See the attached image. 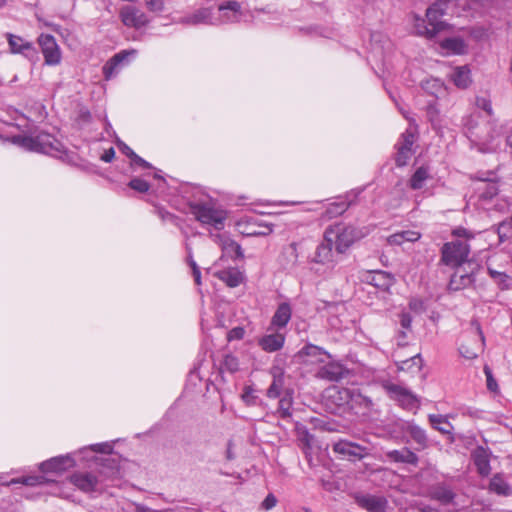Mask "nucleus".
Wrapping results in <instances>:
<instances>
[{
	"mask_svg": "<svg viewBox=\"0 0 512 512\" xmlns=\"http://www.w3.org/2000/svg\"><path fill=\"white\" fill-rule=\"evenodd\" d=\"M221 246L223 252L234 259L244 258L243 250L241 246L234 240L228 237H221Z\"/></svg>",
	"mask_w": 512,
	"mask_h": 512,
	"instance_id": "obj_30",
	"label": "nucleus"
},
{
	"mask_svg": "<svg viewBox=\"0 0 512 512\" xmlns=\"http://www.w3.org/2000/svg\"><path fill=\"white\" fill-rule=\"evenodd\" d=\"M332 450L339 459L350 462H357L366 458L370 455L371 451L367 446H362L346 439H340L333 443Z\"/></svg>",
	"mask_w": 512,
	"mask_h": 512,
	"instance_id": "obj_6",
	"label": "nucleus"
},
{
	"mask_svg": "<svg viewBox=\"0 0 512 512\" xmlns=\"http://www.w3.org/2000/svg\"><path fill=\"white\" fill-rule=\"evenodd\" d=\"M132 163L135 165H138L144 169H151L152 165L147 162L145 159L140 157L139 155L135 154L134 157L131 159Z\"/></svg>",
	"mask_w": 512,
	"mask_h": 512,
	"instance_id": "obj_61",
	"label": "nucleus"
},
{
	"mask_svg": "<svg viewBox=\"0 0 512 512\" xmlns=\"http://www.w3.org/2000/svg\"><path fill=\"white\" fill-rule=\"evenodd\" d=\"M473 282L472 275L468 273H461L460 270H457L450 279L449 287L453 290H459L466 286H469Z\"/></svg>",
	"mask_w": 512,
	"mask_h": 512,
	"instance_id": "obj_35",
	"label": "nucleus"
},
{
	"mask_svg": "<svg viewBox=\"0 0 512 512\" xmlns=\"http://www.w3.org/2000/svg\"><path fill=\"white\" fill-rule=\"evenodd\" d=\"M420 238V233L416 231H403L391 236V241L396 244H402L405 241L414 242Z\"/></svg>",
	"mask_w": 512,
	"mask_h": 512,
	"instance_id": "obj_43",
	"label": "nucleus"
},
{
	"mask_svg": "<svg viewBox=\"0 0 512 512\" xmlns=\"http://www.w3.org/2000/svg\"><path fill=\"white\" fill-rule=\"evenodd\" d=\"M92 449L100 453H110L112 450V446L108 443H101L93 445Z\"/></svg>",
	"mask_w": 512,
	"mask_h": 512,
	"instance_id": "obj_63",
	"label": "nucleus"
},
{
	"mask_svg": "<svg viewBox=\"0 0 512 512\" xmlns=\"http://www.w3.org/2000/svg\"><path fill=\"white\" fill-rule=\"evenodd\" d=\"M441 47L453 54H463L466 50V44L463 39L458 37L446 38L442 41Z\"/></svg>",
	"mask_w": 512,
	"mask_h": 512,
	"instance_id": "obj_34",
	"label": "nucleus"
},
{
	"mask_svg": "<svg viewBox=\"0 0 512 512\" xmlns=\"http://www.w3.org/2000/svg\"><path fill=\"white\" fill-rule=\"evenodd\" d=\"M122 23L130 28L140 29L149 23L146 14L134 6H124L120 10Z\"/></svg>",
	"mask_w": 512,
	"mask_h": 512,
	"instance_id": "obj_10",
	"label": "nucleus"
},
{
	"mask_svg": "<svg viewBox=\"0 0 512 512\" xmlns=\"http://www.w3.org/2000/svg\"><path fill=\"white\" fill-rule=\"evenodd\" d=\"M179 23L191 26L201 24L215 26V15L211 7H202L180 18Z\"/></svg>",
	"mask_w": 512,
	"mask_h": 512,
	"instance_id": "obj_12",
	"label": "nucleus"
},
{
	"mask_svg": "<svg viewBox=\"0 0 512 512\" xmlns=\"http://www.w3.org/2000/svg\"><path fill=\"white\" fill-rule=\"evenodd\" d=\"M330 392V397L339 401V405H347L349 407L351 406V401H353L354 388H334L331 389Z\"/></svg>",
	"mask_w": 512,
	"mask_h": 512,
	"instance_id": "obj_36",
	"label": "nucleus"
},
{
	"mask_svg": "<svg viewBox=\"0 0 512 512\" xmlns=\"http://www.w3.org/2000/svg\"><path fill=\"white\" fill-rule=\"evenodd\" d=\"M469 138L472 142L477 144L487 145L493 140V135L488 133L486 136H481L474 128H468Z\"/></svg>",
	"mask_w": 512,
	"mask_h": 512,
	"instance_id": "obj_50",
	"label": "nucleus"
},
{
	"mask_svg": "<svg viewBox=\"0 0 512 512\" xmlns=\"http://www.w3.org/2000/svg\"><path fill=\"white\" fill-rule=\"evenodd\" d=\"M333 246V243L328 242L324 237L323 241L316 248L312 262L333 267L336 262L333 254Z\"/></svg>",
	"mask_w": 512,
	"mask_h": 512,
	"instance_id": "obj_16",
	"label": "nucleus"
},
{
	"mask_svg": "<svg viewBox=\"0 0 512 512\" xmlns=\"http://www.w3.org/2000/svg\"><path fill=\"white\" fill-rule=\"evenodd\" d=\"M422 88L435 96H438L440 93H442L444 89V84L439 79H429L422 83Z\"/></svg>",
	"mask_w": 512,
	"mask_h": 512,
	"instance_id": "obj_41",
	"label": "nucleus"
},
{
	"mask_svg": "<svg viewBox=\"0 0 512 512\" xmlns=\"http://www.w3.org/2000/svg\"><path fill=\"white\" fill-rule=\"evenodd\" d=\"M16 483H22L26 486H37L44 483L43 476H27L15 481Z\"/></svg>",
	"mask_w": 512,
	"mask_h": 512,
	"instance_id": "obj_54",
	"label": "nucleus"
},
{
	"mask_svg": "<svg viewBox=\"0 0 512 512\" xmlns=\"http://www.w3.org/2000/svg\"><path fill=\"white\" fill-rule=\"evenodd\" d=\"M70 481L79 490L85 493L98 491L100 480L97 476L89 472H78L70 476Z\"/></svg>",
	"mask_w": 512,
	"mask_h": 512,
	"instance_id": "obj_13",
	"label": "nucleus"
},
{
	"mask_svg": "<svg viewBox=\"0 0 512 512\" xmlns=\"http://www.w3.org/2000/svg\"><path fill=\"white\" fill-rule=\"evenodd\" d=\"M347 373L348 370L342 364L329 362L318 370L317 377L323 380L337 382L344 378Z\"/></svg>",
	"mask_w": 512,
	"mask_h": 512,
	"instance_id": "obj_15",
	"label": "nucleus"
},
{
	"mask_svg": "<svg viewBox=\"0 0 512 512\" xmlns=\"http://www.w3.org/2000/svg\"><path fill=\"white\" fill-rule=\"evenodd\" d=\"M385 455L389 461L394 463L417 466L419 462L417 454L407 447H403L399 450H389Z\"/></svg>",
	"mask_w": 512,
	"mask_h": 512,
	"instance_id": "obj_17",
	"label": "nucleus"
},
{
	"mask_svg": "<svg viewBox=\"0 0 512 512\" xmlns=\"http://www.w3.org/2000/svg\"><path fill=\"white\" fill-rule=\"evenodd\" d=\"M366 283L378 288L382 291H387L394 284V277L385 271H371L367 272L364 276Z\"/></svg>",
	"mask_w": 512,
	"mask_h": 512,
	"instance_id": "obj_14",
	"label": "nucleus"
},
{
	"mask_svg": "<svg viewBox=\"0 0 512 512\" xmlns=\"http://www.w3.org/2000/svg\"><path fill=\"white\" fill-rule=\"evenodd\" d=\"M324 233L325 240L332 242L339 254L345 253L355 241L363 237L361 230L343 223L330 225Z\"/></svg>",
	"mask_w": 512,
	"mask_h": 512,
	"instance_id": "obj_2",
	"label": "nucleus"
},
{
	"mask_svg": "<svg viewBox=\"0 0 512 512\" xmlns=\"http://www.w3.org/2000/svg\"><path fill=\"white\" fill-rule=\"evenodd\" d=\"M429 422L431 426L445 435H452L453 433V425L448 421L446 416L440 414H430L428 416Z\"/></svg>",
	"mask_w": 512,
	"mask_h": 512,
	"instance_id": "obj_29",
	"label": "nucleus"
},
{
	"mask_svg": "<svg viewBox=\"0 0 512 512\" xmlns=\"http://www.w3.org/2000/svg\"><path fill=\"white\" fill-rule=\"evenodd\" d=\"M476 106L484 110L488 116L493 115L491 100L487 97H476Z\"/></svg>",
	"mask_w": 512,
	"mask_h": 512,
	"instance_id": "obj_52",
	"label": "nucleus"
},
{
	"mask_svg": "<svg viewBox=\"0 0 512 512\" xmlns=\"http://www.w3.org/2000/svg\"><path fill=\"white\" fill-rule=\"evenodd\" d=\"M156 214L162 219V221H169L175 225H179V219L174 214L168 212L164 208H156Z\"/></svg>",
	"mask_w": 512,
	"mask_h": 512,
	"instance_id": "obj_53",
	"label": "nucleus"
},
{
	"mask_svg": "<svg viewBox=\"0 0 512 512\" xmlns=\"http://www.w3.org/2000/svg\"><path fill=\"white\" fill-rule=\"evenodd\" d=\"M128 186L137 191V192H140V193H145L149 190L150 188V185L147 181L143 180V179H140V178H133L130 180V182L128 183Z\"/></svg>",
	"mask_w": 512,
	"mask_h": 512,
	"instance_id": "obj_51",
	"label": "nucleus"
},
{
	"mask_svg": "<svg viewBox=\"0 0 512 512\" xmlns=\"http://www.w3.org/2000/svg\"><path fill=\"white\" fill-rule=\"evenodd\" d=\"M101 467L99 473L105 478L113 479L119 475L118 462L115 459H102Z\"/></svg>",
	"mask_w": 512,
	"mask_h": 512,
	"instance_id": "obj_37",
	"label": "nucleus"
},
{
	"mask_svg": "<svg viewBox=\"0 0 512 512\" xmlns=\"http://www.w3.org/2000/svg\"><path fill=\"white\" fill-rule=\"evenodd\" d=\"M405 431L410 435L413 441L418 445L417 450H424L429 447V440L426 431L414 423H408Z\"/></svg>",
	"mask_w": 512,
	"mask_h": 512,
	"instance_id": "obj_23",
	"label": "nucleus"
},
{
	"mask_svg": "<svg viewBox=\"0 0 512 512\" xmlns=\"http://www.w3.org/2000/svg\"><path fill=\"white\" fill-rule=\"evenodd\" d=\"M423 366V359L420 354L398 363V370L419 372Z\"/></svg>",
	"mask_w": 512,
	"mask_h": 512,
	"instance_id": "obj_39",
	"label": "nucleus"
},
{
	"mask_svg": "<svg viewBox=\"0 0 512 512\" xmlns=\"http://www.w3.org/2000/svg\"><path fill=\"white\" fill-rule=\"evenodd\" d=\"M459 353L462 357H464L465 359H475L477 357V352L470 349L468 346L462 344L460 345L459 347Z\"/></svg>",
	"mask_w": 512,
	"mask_h": 512,
	"instance_id": "obj_59",
	"label": "nucleus"
},
{
	"mask_svg": "<svg viewBox=\"0 0 512 512\" xmlns=\"http://www.w3.org/2000/svg\"><path fill=\"white\" fill-rule=\"evenodd\" d=\"M348 206H349V204L344 200L339 201V202H334V203H331L327 207L326 213L330 217L338 216V215L343 214L347 210Z\"/></svg>",
	"mask_w": 512,
	"mask_h": 512,
	"instance_id": "obj_49",
	"label": "nucleus"
},
{
	"mask_svg": "<svg viewBox=\"0 0 512 512\" xmlns=\"http://www.w3.org/2000/svg\"><path fill=\"white\" fill-rule=\"evenodd\" d=\"M489 490L499 496L508 497L512 495V487L501 473H497L491 478Z\"/></svg>",
	"mask_w": 512,
	"mask_h": 512,
	"instance_id": "obj_24",
	"label": "nucleus"
},
{
	"mask_svg": "<svg viewBox=\"0 0 512 512\" xmlns=\"http://www.w3.org/2000/svg\"><path fill=\"white\" fill-rule=\"evenodd\" d=\"M7 40L12 53H23L26 50L33 49L32 43L25 41L20 36L8 33Z\"/></svg>",
	"mask_w": 512,
	"mask_h": 512,
	"instance_id": "obj_32",
	"label": "nucleus"
},
{
	"mask_svg": "<svg viewBox=\"0 0 512 512\" xmlns=\"http://www.w3.org/2000/svg\"><path fill=\"white\" fill-rule=\"evenodd\" d=\"M13 142L25 150L56 156L63 145L54 136L40 132L35 136H15Z\"/></svg>",
	"mask_w": 512,
	"mask_h": 512,
	"instance_id": "obj_1",
	"label": "nucleus"
},
{
	"mask_svg": "<svg viewBox=\"0 0 512 512\" xmlns=\"http://www.w3.org/2000/svg\"><path fill=\"white\" fill-rule=\"evenodd\" d=\"M186 250H187V263L189 264V266L192 269V274H193V277H194V281H195V283L197 285H201V272H200V268L197 265V263L194 261L193 255H192V249H191V247L188 244H186Z\"/></svg>",
	"mask_w": 512,
	"mask_h": 512,
	"instance_id": "obj_46",
	"label": "nucleus"
},
{
	"mask_svg": "<svg viewBox=\"0 0 512 512\" xmlns=\"http://www.w3.org/2000/svg\"><path fill=\"white\" fill-rule=\"evenodd\" d=\"M445 4L437 1L426 11L428 25L425 27V34L428 38H433L436 34L446 27V23L440 18L444 15Z\"/></svg>",
	"mask_w": 512,
	"mask_h": 512,
	"instance_id": "obj_8",
	"label": "nucleus"
},
{
	"mask_svg": "<svg viewBox=\"0 0 512 512\" xmlns=\"http://www.w3.org/2000/svg\"><path fill=\"white\" fill-rule=\"evenodd\" d=\"M219 278L225 282L229 287H237L243 281L241 272L237 270L222 271Z\"/></svg>",
	"mask_w": 512,
	"mask_h": 512,
	"instance_id": "obj_40",
	"label": "nucleus"
},
{
	"mask_svg": "<svg viewBox=\"0 0 512 512\" xmlns=\"http://www.w3.org/2000/svg\"><path fill=\"white\" fill-rule=\"evenodd\" d=\"M429 168L421 166L416 169L409 180V186L413 190H419L423 188L425 181L430 177Z\"/></svg>",
	"mask_w": 512,
	"mask_h": 512,
	"instance_id": "obj_31",
	"label": "nucleus"
},
{
	"mask_svg": "<svg viewBox=\"0 0 512 512\" xmlns=\"http://www.w3.org/2000/svg\"><path fill=\"white\" fill-rule=\"evenodd\" d=\"M38 43L41 47L45 64L55 66L61 62V51L54 36L41 34L38 37Z\"/></svg>",
	"mask_w": 512,
	"mask_h": 512,
	"instance_id": "obj_9",
	"label": "nucleus"
},
{
	"mask_svg": "<svg viewBox=\"0 0 512 512\" xmlns=\"http://www.w3.org/2000/svg\"><path fill=\"white\" fill-rule=\"evenodd\" d=\"M75 465L74 460L69 456H57L40 464V470L47 472H61Z\"/></svg>",
	"mask_w": 512,
	"mask_h": 512,
	"instance_id": "obj_18",
	"label": "nucleus"
},
{
	"mask_svg": "<svg viewBox=\"0 0 512 512\" xmlns=\"http://www.w3.org/2000/svg\"><path fill=\"white\" fill-rule=\"evenodd\" d=\"M293 392L286 390L284 396L279 400L278 414L280 418L286 420L292 416L291 408L293 404Z\"/></svg>",
	"mask_w": 512,
	"mask_h": 512,
	"instance_id": "obj_33",
	"label": "nucleus"
},
{
	"mask_svg": "<svg viewBox=\"0 0 512 512\" xmlns=\"http://www.w3.org/2000/svg\"><path fill=\"white\" fill-rule=\"evenodd\" d=\"M397 153L395 155V164L397 167H404L407 165L408 161L414 154V150L409 149H403V147H400L396 145Z\"/></svg>",
	"mask_w": 512,
	"mask_h": 512,
	"instance_id": "obj_44",
	"label": "nucleus"
},
{
	"mask_svg": "<svg viewBox=\"0 0 512 512\" xmlns=\"http://www.w3.org/2000/svg\"><path fill=\"white\" fill-rule=\"evenodd\" d=\"M322 487L329 492L339 490V484L334 480H322Z\"/></svg>",
	"mask_w": 512,
	"mask_h": 512,
	"instance_id": "obj_62",
	"label": "nucleus"
},
{
	"mask_svg": "<svg viewBox=\"0 0 512 512\" xmlns=\"http://www.w3.org/2000/svg\"><path fill=\"white\" fill-rule=\"evenodd\" d=\"M245 336V329L243 327H234L233 329H231L229 332H228V340L229 341H233V340H241L243 339Z\"/></svg>",
	"mask_w": 512,
	"mask_h": 512,
	"instance_id": "obj_57",
	"label": "nucleus"
},
{
	"mask_svg": "<svg viewBox=\"0 0 512 512\" xmlns=\"http://www.w3.org/2000/svg\"><path fill=\"white\" fill-rule=\"evenodd\" d=\"M429 495L431 499L447 505L453 502L455 493L446 485L438 484L430 489Z\"/></svg>",
	"mask_w": 512,
	"mask_h": 512,
	"instance_id": "obj_25",
	"label": "nucleus"
},
{
	"mask_svg": "<svg viewBox=\"0 0 512 512\" xmlns=\"http://www.w3.org/2000/svg\"><path fill=\"white\" fill-rule=\"evenodd\" d=\"M292 310L287 302L281 303L275 311L271 324L277 328H284L291 319Z\"/></svg>",
	"mask_w": 512,
	"mask_h": 512,
	"instance_id": "obj_26",
	"label": "nucleus"
},
{
	"mask_svg": "<svg viewBox=\"0 0 512 512\" xmlns=\"http://www.w3.org/2000/svg\"><path fill=\"white\" fill-rule=\"evenodd\" d=\"M279 263L284 269L294 268L298 263V248L297 243L292 242L283 247L279 256Z\"/></svg>",
	"mask_w": 512,
	"mask_h": 512,
	"instance_id": "obj_20",
	"label": "nucleus"
},
{
	"mask_svg": "<svg viewBox=\"0 0 512 512\" xmlns=\"http://www.w3.org/2000/svg\"><path fill=\"white\" fill-rule=\"evenodd\" d=\"M452 82L460 89H466L472 82L471 71L467 66L456 67L450 75Z\"/></svg>",
	"mask_w": 512,
	"mask_h": 512,
	"instance_id": "obj_27",
	"label": "nucleus"
},
{
	"mask_svg": "<svg viewBox=\"0 0 512 512\" xmlns=\"http://www.w3.org/2000/svg\"><path fill=\"white\" fill-rule=\"evenodd\" d=\"M470 246L461 240L447 242L441 249V262L447 266L458 268L468 259Z\"/></svg>",
	"mask_w": 512,
	"mask_h": 512,
	"instance_id": "obj_3",
	"label": "nucleus"
},
{
	"mask_svg": "<svg viewBox=\"0 0 512 512\" xmlns=\"http://www.w3.org/2000/svg\"><path fill=\"white\" fill-rule=\"evenodd\" d=\"M243 402L248 406H255L258 403L256 390L252 386H245L241 395Z\"/></svg>",
	"mask_w": 512,
	"mask_h": 512,
	"instance_id": "obj_47",
	"label": "nucleus"
},
{
	"mask_svg": "<svg viewBox=\"0 0 512 512\" xmlns=\"http://www.w3.org/2000/svg\"><path fill=\"white\" fill-rule=\"evenodd\" d=\"M474 464L481 476H487L490 473V460L487 451L479 447L473 453Z\"/></svg>",
	"mask_w": 512,
	"mask_h": 512,
	"instance_id": "obj_28",
	"label": "nucleus"
},
{
	"mask_svg": "<svg viewBox=\"0 0 512 512\" xmlns=\"http://www.w3.org/2000/svg\"><path fill=\"white\" fill-rule=\"evenodd\" d=\"M191 211L202 224L211 225L216 229H222L225 216L223 213L206 204L196 203L191 205Z\"/></svg>",
	"mask_w": 512,
	"mask_h": 512,
	"instance_id": "obj_7",
	"label": "nucleus"
},
{
	"mask_svg": "<svg viewBox=\"0 0 512 512\" xmlns=\"http://www.w3.org/2000/svg\"><path fill=\"white\" fill-rule=\"evenodd\" d=\"M218 15L215 16V26L246 22L250 13L242 9L236 0H228L218 6Z\"/></svg>",
	"mask_w": 512,
	"mask_h": 512,
	"instance_id": "obj_4",
	"label": "nucleus"
},
{
	"mask_svg": "<svg viewBox=\"0 0 512 512\" xmlns=\"http://www.w3.org/2000/svg\"><path fill=\"white\" fill-rule=\"evenodd\" d=\"M300 357H317L321 354H327L323 348L313 345V344H306L300 351H299Z\"/></svg>",
	"mask_w": 512,
	"mask_h": 512,
	"instance_id": "obj_48",
	"label": "nucleus"
},
{
	"mask_svg": "<svg viewBox=\"0 0 512 512\" xmlns=\"http://www.w3.org/2000/svg\"><path fill=\"white\" fill-rule=\"evenodd\" d=\"M484 373L486 375V381H487V388H488V390H490L492 392H496L497 389H498V384H497L496 380L494 379V377L492 375L491 369L488 366L484 367Z\"/></svg>",
	"mask_w": 512,
	"mask_h": 512,
	"instance_id": "obj_56",
	"label": "nucleus"
},
{
	"mask_svg": "<svg viewBox=\"0 0 512 512\" xmlns=\"http://www.w3.org/2000/svg\"><path fill=\"white\" fill-rule=\"evenodd\" d=\"M356 406H361L363 408L369 409L373 406V402L371 398L363 395L362 393H360L358 389L354 388L353 401H351L350 408L353 409Z\"/></svg>",
	"mask_w": 512,
	"mask_h": 512,
	"instance_id": "obj_42",
	"label": "nucleus"
},
{
	"mask_svg": "<svg viewBox=\"0 0 512 512\" xmlns=\"http://www.w3.org/2000/svg\"><path fill=\"white\" fill-rule=\"evenodd\" d=\"M119 149L123 154H125L128 158L132 159L136 154L127 144L121 142L119 145Z\"/></svg>",
	"mask_w": 512,
	"mask_h": 512,
	"instance_id": "obj_64",
	"label": "nucleus"
},
{
	"mask_svg": "<svg viewBox=\"0 0 512 512\" xmlns=\"http://www.w3.org/2000/svg\"><path fill=\"white\" fill-rule=\"evenodd\" d=\"M356 504L368 512H386L388 500L382 495L358 494L355 496Z\"/></svg>",
	"mask_w": 512,
	"mask_h": 512,
	"instance_id": "obj_11",
	"label": "nucleus"
},
{
	"mask_svg": "<svg viewBox=\"0 0 512 512\" xmlns=\"http://www.w3.org/2000/svg\"><path fill=\"white\" fill-rule=\"evenodd\" d=\"M273 380L266 391V396L269 399L279 398L284 388V372L281 369L274 368L272 370Z\"/></svg>",
	"mask_w": 512,
	"mask_h": 512,
	"instance_id": "obj_22",
	"label": "nucleus"
},
{
	"mask_svg": "<svg viewBox=\"0 0 512 512\" xmlns=\"http://www.w3.org/2000/svg\"><path fill=\"white\" fill-rule=\"evenodd\" d=\"M221 369L229 373H235L239 370V360L232 354H226L221 363Z\"/></svg>",
	"mask_w": 512,
	"mask_h": 512,
	"instance_id": "obj_45",
	"label": "nucleus"
},
{
	"mask_svg": "<svg viewBox=\"0 0 512 512\" xmlns=\"http://www.w3.org/2000/svg\"><path fill=\"white\" fill-rule=\"evenodd\" d=\"M277 503V499L273 494H268L262 502V507L265 510L272 509Z\"/></svg>",
	"mask_w": 512,
	"mask_h": 512,
	"instance_id": "obj_60",
	"label": "nucleus"
},
{
	"mask_svg": "<svg viewBox=\"0 0 512 512\" xmlns=\"http://www.w3.org/2000/svg\"><path fill=\"white\" fill-rule=\"evenodd\" d=\"M136 50H122L116 53L110 60H108L103 66V74L105 79H111L116 73V68L127 61L130 55H135Z\"/></svg>",
	"mask_w": 512,
	"mask_h": 512,
	"instance_id": "obj_19",
	"label": "nucleus"
},
{
	"mask_svg": "<svg viewBox=\"0 0 512 512\" xmlns=\"http://www.w3.org/2000/svg\"><path fill=\"white\" fill-rule=\"evenodd\" d=\"M411 323H412V317L409 313H402L400 315V325L403 329V331H400V336L405 338L406 332L405 330L411 329Z\"/></svg>",
	"mask_w": 512,
	"mask_h": 512,
	"instance_id": "obj_55",
	"label": "nucleus"
},
{
	"mask_svg": "<svg viewBox=\"0 0 512 512\" xmlns=\"http://www.w3.org/2000/svg\"><path fill=\"white\" fill-rule=\"evenodd\" d=\"M147 8L152 12H160L164 8L163 0H145Z\"/></svg>",
	"mask_w": 512,
	"mask_h": 512,
	"instance_id": "obj_58",
	"label": "nucleus"
},
{
	"mask_svg": "<svg viewBox=\"0 0 512 512\" xmlns=\"http://www.w3.org/2000/svg\"><path fill=\"white\" fill-rule=\"evenodd\" d=\"M285 342V337L280 333H272L259 339V346L266 352H276L280 350Z\"/></svg>",
	"mask_w": 512,
	"mask_h": 512,
	"instance_id": "obj_21",
	"label": "nucleus"
},
{
	"mask_svg": "<svg viewBox=\"0 0 512 512\" xmlns=\"http://www.w3.org/2000/svg\"><path fill=\"white\" fill-rule=\"evenodd\" d=\"M382 387L388 397L403 409L413 410L419 407L418 397L408 388L390 381L383 382Z\"/></svg>",
	"mask_w": 512,
	"mask_h": 512,
	"instance_id": "obj_5",
	"label": "nucleus"
},
{
	"mask_svg": "<svg viewBox=\"0 0 512 512\" xmlns=\"http://www.w3.org/2000/svg\"><path fill=\"white\" fill-rule=\"evenodd\" d=\"M417 126H409L400 136L396 145L403 147V149L414 150L413 145L417 135Z\"/></svg>",
	"mask_w": 512,
	"mask_h": 512,
	"instance_id": "obj_38",
	"label": "nucleus"
}]
</instances>
